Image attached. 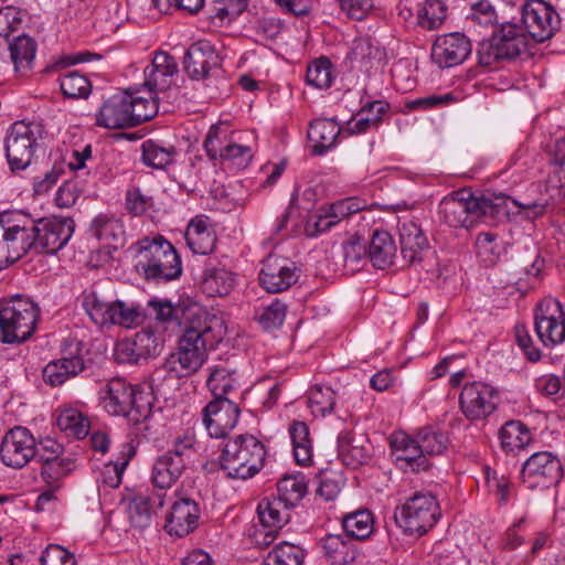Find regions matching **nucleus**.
Wrapping results in <instances>:
<instances>
[{
  "mask_svg": "<svg viewBox=\"0 0 565 565\" xmlns=\"http://www.w3.org/2000/svg\"><path fill=\"white\" fill-rule=\"evenodd\" d=\"M217 324L216 317L209 315L183 330L177 351L168 356L174 360L181 374L191 376L204 364L207 359V349H214L221 339V335L215 332Z\"/></svg>",
  "mask_w": 565,
  "mask_h": 565,
  "instance_id": "7ed1b4c3",
  "label": "nucleus"
},
{
  "mask_svg": "<svg viewBox=\"0 0 565 565\" xmlns=\"http://www.w3.org/2000/svg\"><path fill=\"white\" fill-rule=\"evenodd\" d=\"M183 70L192 81L217 78L223 74L222 58L209 41L201 40L185 52Z\"/></svg>",
  "mask_w": 565,
  "mask_h": 565,
  "instance_id": "4468645a",
  "label": "nucleus"
},
{
  "mask_svg": "<svg viewBox=\"0 0 565 565\" xmlns=\"http://www.w3.org/2000/svg\"><path fill=\"white\" fill-rule=\"evenodd\" d=\"M534 330L546 348H554L565 341V312L557 299L545 297L536 305Z\"/></svg>",
  "mask_w": 565,
  "mask_h": 565,
  "instance_id": "9b49d317",
  "label": "nucleus"
},
{
  "mask_svg": "<svg viewBox=\"0 0 565 565\" xmlns=\"http://www.w3.org/2000/svg\"><path fill=\"white\" fill-rule=\"evenodd\" d=\"M35 331V302L15 295L0 305V340L2 343H23Z\"/></svg>",
  "mask_w": 565,
  "mask_h": 565,
  "instance_id": "0eeeda50",
  "label": "nucleus"
},
{
  "mask_svg": "<svg viewBox=\"0 0 565 565\" xmlns=\"http://www.w3.org/2000/svg\"><path fill=\"white\" fill-rule=\"evenodd\" d=\"M340 128L334 120H313L308 129V139L312 142V154L323 156L335 146Z\"/></svg>",
  "mask_w": 565,
  "mask_h": 565,
  "instance_id": "72a5a7b5",
  "label": "nucleus"
},
{
  "mask_svg": "<svg viewBox=\"0 0 565 565\" xmlns=\"http://www.w3.org/2000/svg\"><path fill=\"white\" fill-rule=\"evenodd\" d=\"M83 306L96 326L104 327L109 323L114 301H106L97 290L92 289L84 294Z\"/></svg>",
  "mask_w": 565,
  "mask_h": 565,
  "instance_id": "c03bdc74",
  "label": "nucleus"
},
{
  "mask_svg": "<svg viewBox=\"0 0 565 565\" xmlns=\"http://www.w3.org/2000/svg\"><path fill=\"white\" fill-rule=\"evenodd\" d=\"M266 456L264 444L255 436L237 435L224 444L218 466L227 478L246 480L263 469Z\"/></svg>",
  "mask_w": 565,
  "mask_h": 565,
  "instance_id": "20e7f679",
  "label": "nucleus"
},
{
  "mask_svg": "<svg viewBox=\"0 0 565 565\" xmlns=\"http://www.w3.org/2000/svg\"><path fill=\"white\" fill-rule=\"evenodd\" d=\"M178 74L175 58L167 52H156L151 62L143 68L142 89L147 93L158 94L168 90Z\"/></svg>",
  "mask_w": 565,
  "mask_h": 565,
  "instance_id": "412c9836",
  "label": "nucleus"
},
{
  "mask_svg": "<svg viewBox=\"0 0 565 565\" xmlns=\"http://www.w3.org/2000/svg\"><path fill=\"white\" fill-rule=\"evenodd\" d=\"M364 209V202L358 198L338 200L321 210L316 217L315 226L318 232H326L337 225L341 220L349 217Z\"/></svg>",
  "mask_w": 565,
  "mask_h": 565,
  "instance_id": "7c9ffc66",
  "label": "nucleus"
},
{
  "mask_svg": "<svg viewBox=\"0 0 565 565\" xmlns=\"http://www.w3.org/2000/svg\"><path fill=\"white\" fill-rule=\"evenodd\" d=\"M401 254L405 263L415 265L423 260L429 249L428 239L420 225L413 220L403 222L399 227Z\"/></svg>",
  "mask_w": 565,
  "mask_h": 565,
  "instance_id": "a878e982",
  "label": "nucleus"
},
{
  "mask_svg": "<svg viewBox=\"0 0 565 565\" xmlns=\"http://www.w3.org/2000/svg\"><path fill=\"white\" fill-rule=\"evenodd\" d=\"M136 269L148 281L167 282L182 274L181 257L174 246L160 234L136 243Z\"/></svg>",
  "mask_w": 565,
  "mask_h": 565,
  "instance_id": "f03ea898",
  "label": "nucleus"
},
{
  "mask_svg": "<svg viewBox=\"0 0 565 565\" xmlns=\"http://www.w3.org/2000/svg\"><path fill=\"white\" fill-rule=\"evenodd\" d=\"M57 426L67 435L77 439L85 438L89 433L88 418L77 409L67 408L61 412L56 419Z\"/></svg>",
  "mask_w": 565,
  "mask_h": 565,
  "instance_id": "603ef678",
  "label": "nucleus"
},
{
  "mask_svg": "<svg viewBox=\"0 0 565 565\" xmlns=\"http://www.w3.org/2000/svg\"><path fill=\"white\" fill-rule=\"evenodd\" d=\"M41 478L45 484L61 483V479L72 470L70 459H53L42 461Z\"/></svg>",
  "mask_w": 565,
  "mask_h": 565,
  "instance_id": "774afa93",
  "label": "nucleus"
},
{
  "mask_svg": "<svg viewBox=\"0 0 565 565\" xmlns=\"http://www.w3.org/2000/svg\"><path fill=\"white\" fill-rule=\"evenodd\" d=\"M290 507L277 497H265L257 505V514L260 524L266 529L262 544L269 545L278 530L289 522Z\"/></svg>",
  "mask_w": 565,
  "mask_h": 565,
  "instance_id": "b1692460",
  "label": "nucleus"
},
{
  "mask_svg": "<svg viewBox=\"0 0 565 565\" xmlns=\"http://www.w3.org/2000/svg\"><path fill=\"white\" fill-rule=\"evenodd\" d=\"M35 456V438L24 427L10 429L2 439L0 457L2 462L12 468H22Z\"/></svg>",
  "mask_w": 565,
  "mask_h": 565,
  "instance_id": "f3484780",
  "label": "nucleus"
},
{
  "mask_svg": "<svg viewBox=\"0 0 565 565\" xmlns=\"http://www.w3.org/2000/svg\"><path fill=\"white\" fill-rule=\"evenodd\" d=\"M326 558L333 565H348L355 561L358 551L349 537L341 534H328L319 541Z\"/></svg>",
  "mask_w": 565,
  "mask_h": 565,
  "instance_id": "2f4dec72",
  "label": "nucleus"
},
{
  "mask_svg": "<svg viewBox=\"0 0 565 565\" xmlns=\"http://www.w3.org/2000/svg\"><path fill=\"white\" fill-rule=\"evenodd\" d=\"M22 212L0 215V270L20 259L35 244V220Z\"/></svg>",
  "mask_w": 565,
  "mask_h": 565,
  "instance_id": "423d86ee",
  "label": "nucleus"
},
{
  "mask_svg": "<svg viewBox=\"0 0 565 565\" xmlns=\"http://www.w3.org/2000/svg\"><path fill=\"white\" fill-rule=\"evenodd\" d=\"M96 122L110 129L131 127L129 88L106 99L97 115Z\"/></svg>",
  "mask_w": 565,
  "mask_h": 565,
  "instance_id": "bb28decb",
  "label": "nucleus"
},
{
  "mask_svg": "<svg viewBox=\"0 0 565 565\" xmlns=\"http://www.w3.org/2000/svg\"><path fill=\"white\" fill-rule=\"evenodd\" d=\"M492 35L508 60H513L527 51L529 36L521 24L515 21L502 22L499 30Z\"/></svg>",
  "mask_w": 565,
  "mask_h": 565,
  "instance_id": "c756f323",
  "label": "nucleus"
},
{
  "mask_svg": "<svg viewBox=\"0 0 565 565\" xmlns=\"http://www.w3.org/2000/svg\"><path fill=\"white\" fill-rule=\"evenodd\" d=\"M247 4L248 0H214L210 9V19H235L246 10Z\"/></svg>",
  "mask_w": 565,
  "mask_h": 565,
  "instance_id": "680f3d73",
  "label": "nucleus"
},
{
  "mask_svg": "<svg viewBox=\"0 0 565 565\" xmlns=\"http://www.w3.org/2000/svg\"><path fill=\"white\" fill-rule=\"evenodd\" d=\"M390 109V104L384 100L365 103L356 115L348 121V131L353 135L363 134L373 127H377L382 117Z\"/></svg>",
  "mask_w": 565,
  "mask_h": 565,
  "instance_id": "c9c22d12",
  "label": "nucleus"
},
{
  "mask_svg": "<svg viewBox=\"0 0 565 565\" xmlns=\"http://www.w3.org/2000/svg\"><path fill=\"white\" fill-rule=\"evenodd\" d=\"M396 245L392 235L383 230H375L367 247V258L377 269H385L394 264Z\"/></svg>",
  "mask_w": 565,
  "mask_h": 565,
  "instance_id": "473e14b6",
  "label": "nucleus"
},
{
  "mask_svg": "<svg viewBox=\"0 0 565 565\" xmlns=\"http://www.w3.org/2000/svg\"><path fill=\"white\" fill-rule=\"evenodd\" d=\"M232 141L228 127L223 124H215L210 127L204 139L203 148L209 159L216 161Z\"/></svg>",
  "mask_w": 565,
  "mask_h": 565,
  "instance_id": "8fccbe9b",
  "label": "nucleus"
},
{
  "mask_svg": "<svg viewBox=\"0 0 565 565\" xmlns=\"http://www.w3.org/2000/svg\"><path fill=\"white\" fill-rule=\"evenodd\" d=\"M152 206V196L143 194L138 186H130L126 191L125 207L130 215L141 216Z\"/></svg>",
  "mask_w": 565,
  "mask_h": 565,
  "instance_id": "0e129e2a",
  "label": "nucleus"
},
{
  "mask_svg": "<svg viewBox=\"0 0 565 565\" xmlns=\"http://www.w3.org/2000/svg\"><path fill=\"white\" fill-rule=\"evenodd\" d=\"M498 403V390L481 381L466 383L459 395V408L471 422L488 418L497 411Z\"/></svg>",
  "mask_w": 565,
  "mask_h": 565,
  "instance_id": "f8f14e48",
  "label": "nucleus"
},
{
  "mask_svg": "<svg viewBox=\"0 0 565 565\" xmlns=\"http://www.w3.org/2000/svg\"><path fill=\"white\" fill-rule=\"evenodd\" d=\"M297 463L306 466L311 461L312 448L309 438V428L303 422H295L289 428Z\"/></svg>",
  "mask_w": 565,
  "mask_h": 565,
  "instance_id": "09e8293b",
  "label": "nucleus"
},
{
  "mask_svg": "<svg viewBox=\"0 0 565 565\" xmlns=\"http://www.w3.org/2000/svg\"><path fill=\"white\" fill-rule=\"evenodd\" d=\"M309 401L313 413L326 416L334 408L335 394L331 387L316 386L310 393Z\"/></svg>",
  "mask_w": 565,
  "mask_h": 565,
  "instance_id": "338daca9",
  "label": "nucleus"
},
{
  "mask_svg": "<svg viewBox=\"0 0 565 565\" xmlns=\"http://www.w3.org/2000/svg\"><path fill=\"white\" fill-rule=\"evenodd\" d=\"M148 316L157 321L164 330L170 328L185 329L192 322L201 320L209 313L196 303L173 305L168 299L153 298L148 301Z\"/></svg>",
  "mask_w": 565,
  "mask_h": 565,
  "instance_id": "ddd939ff",
  "label": "nucleus"
},
{
  "mask_svg": "<svg viewBox=\"0 0 565 565\" xmlns=\"http://www.w3.org/2000/svg\"><path fill=\"white\" fill-rule=\"evenodd\" d=\"M61 354L60 359L51 361L42 371L43 381L51 386L62 385L86 367L88 350L83 341L77 339L65 341Z\"/></svg>",
  "mask_w": 565,
  "mask_h": 565,
  "instance_id": "9d476101",
  "label": "nucleus"
},
{
  "mask_svg": "<svg viewBox=\"0 0 565 565\" xmlns=\"http://www.w3.org/2000/svg\"><path fill=\"white\" fill-rule=\"evenodd\" d=\"M141 88H129L130 116H132L131 127L152 119L159 109L158 94L148 93V97L140 95ZM147 94V90L145 89Z\"/></svg>",
  "mask_w": 565,
  "mask_h": 565,
  "instance_id": "ea45409f",
  "label": "nucleus"
},
{
  "mask_svg": "<svg viewBox=\"0 0 565 565\" xmlns=\"http://www.w3.org/2000/svg\"><path fill=\"white\" fill-rule=\"evenodd\" d=\"M185 377L175 365L174 360L167 358L164 362L158 366L150 376V387L157 395L167 397L179 386V380Z\"/></svg>",
  "mask_w": 565,
  "mask_h": 565,
  "instance_id": "4c0bfd02",
  "label": "nucleus"
},
{
  "mask_svg": "<svg viewBox=\"0 0 565 565\" xmlns=\"http://www.w3.org/2000/svg\"><path fill=\"white\" fill-rule=\"evenodd\" d=\"M99 395L104 409L109 415L124 416L134 425L148 419L151 415L152 402L149 394L124 379H111Z\"/></svg>",
  "mask_w": 565,
  "mask_h": 565,
  "instance_id": "39448f33",
  "label": "nucleus"
},
{
  "mask_svg": "<svg viewBox=\"0 0 565 565\" xmlns=\"http://www.w3.org/2000/svg\"><path fill=\"white\" fill-rule=\"evenodd\" d=\"M447 17V7L441 0H419L414 24L425 30L438 29Z\"/></svg>",
  "mask_w": 565,
  "mask_h": 565,
  "instance_id": "a19ab883",
  "label": "nucleus"
},
{
  "mask_svg": "<svg viewBox=\"0 0 565 565\" xmlns=\"http://www.w3.org/2000/svg\"><path fill=\"white\" fill-rule=\"evenodd\" d=\"M137 340L132 338L120 340L115 348V358L119 364H139L147 361L139 348Z\"/></svg>",
  "mask_w": 565,
  "mask_h": 565,
  "instance_id": "e2e57ef3",
  "label": "nucleus"
},
{
  "mask_svg": "<svg viewBox=\"0 0 565 565\" xmlns=\"http://www.w3.org/2000/svg\"><path fill=\"white\" fill-rule=\"evenodd\" d=\"M305 551L291 543L281 542L268 554V559L274 565H302Z\"/></svg>",
  "mask_w": 565,
  "mask_h": 565,
  "instance_id": "bf43d9fd",
  "label": "nucleus"
},
{
  "mask_svg": "<svg viewBox=\"0 0 565 565\" xmlns=\"http://www.w3.org/2000/svg\"><path fill=\"white\" fill-rule=\"evenodd\" d=\"M166 492L138 493L129 502V520L134 527L145 530L150 526L152 514L164 505Z\"/></svg>",
  "mask_w": 565,
  "mask_h": 565,
  "instance_id": "cd10ccee",
  "label": "nucleus"
},
{
  "mask_svg": "<svg viewBox=\"0 0 565 565\" xmlns=\"http://www.w3.org/2000/svg\"><path fill=\"white\" fill-rule=\"evenodd\" d=\"M184 469V462L181 459L172 458L166 454L159 456L152 466L151 472V480L158 489L157 492H164V490L171 488Z\"/></svg>",
  "mask_w": 565,
  "mask_h": 565,
  "instance_id": "f704fd0d",
  "label": "nucleus"
},
{
  "mask_svg": "<svg viewBox=\"0 0 565 565\" xmlns=\"http://www.w3.org/2000/svg\"><path fill=\"white\" fill-rule=\"evenodd\" d=\"M391 448L397 466L405 471L417 472L427 470L430 466L427 457L422 452L417 437L412 438L404 434L394 436L391 439Z\"/></svg>",
  "mask_w": 565,
  "mask_h": 565,
  "instance_id": "393cba45",
  "label": "nucleus"
},
{
  "mask_svg": "<svg viewBox=\"0 0 565 565\" xmlns=\"http://www.w3.org/2000/svg\"><path fill=\"white\" fill-rule=\"evenodd\" d=\"M74 232L71 218H38V253L55 254L68 242Z\"/></svg>",
  "mask_w": 565,
  "mask_h": 565,
  "instance_id": "4be33fe9",
  "label": "nucleus"
},
{
  "mask_svg": "<svg viewBox=\"0 0 565 565\" xmlns=\"http://www.w3.org/2000/svg\"><path fill=\"white\" fill-rule=\"evenodd\" d=\"M85 192V189L79 181V174L72 180L65 181L55 194V204L58 207H71L77 199Z\"/></svg>",
  "mask_w": 565,
  "mask_h": 565,
  "instance_id": "69168bd1",
  "label": "nucleus"
},
{
  "mask_svg": "<svg viewBox=\"0 0 565 565\" xmlns=\"http://www.w3.org/2000/svg\"><path fill=\"white\" fill-rule=\"evenodd\" d=\"M90 233L104 245L117 250L125 244L122 223L106 215H97L90 224Z\"/></svg>",
  "mask_w": 565,
  "mask_h": 565,
  "instance_id": "e433bc0d",
  "label": "nucleus"
},
{
  "mask_svg": "<svg viewBox=\"0 0 565 565\" xmlns=\"http://www.w3.org/2000/svg\"><path fill=\"white\" fill-rule=\"evenodd\" d=\"M332 64L326 56H321L308 65L306 81L316 88H329L332 84Z\"/></svg>",
  "mask_w": 565,
  "mask_h": 565,
  "instance_id": "6e6d98bb",
  "label": "nucleus"
},
{
  "mask_svg": "<svg viewBox=\"0 0 565 565\" xmlns=\"http://www.w3.org/2000/svg\"><path fill=\"white\" fill-rule=\"evenodd\" d=\"M501 447L505 452L525 449L533 440L527 426L520 420H508L499 430Z\"/></svg>",
  "mask_w": 565,
  "mask_h": 565,
  "instance_id": "58836bf2",
  "label": "nucleus"
},
{
  "mask_svg": "<svg viewBox=\"0 0 565 565\" xmlns=\"http://www.w3.org/2000/svg\"><path fill=\"white\" fill-rule=\"evenodd\" d=\"M234 286V273L210 258L205 265L201 282L203 292L210 297H223L228 295Z\"/></svg>",
  "mask_w": 565,
  "mask_h": 565,
  "instance_id": "c85d7f7f",
  "label": "nucleus"
},
{
  "mask_svg": "<svg viewBox=\"0 0 565 565\" xmlns=\"http://www.w3.org/2000/svg\"><path fill=\"white\" fill-rule=\"evenodd\" d=\"M417 440L424 455H440L449 444V438L446 433L433 426H426L418 430Z\"/></svg>",
  "mask_w": 565,
  "mask_h": 565,
  "instance_id": "5fc2aeb1",
  "label": "nucleus"
},
{
  "mask_svg": "<svg viewBox=\"0 0 565 565\" xmlns=\"http://www.w3.org/2000/svg\"><path fill=\"white\" fill-rule=\"evenodd\" d=\"M519 24L529 39L543 43L554 36L561 26V19L555 9L543 0H527L521 6Z\"/></svg>",
  "mask_w": 565,
  "mask_h": 565,
  "instance_id": "1a4fd4ad",
  "label": "nucleus"
},
{
  "mask_svg": "<svg viewBox=\"0 0 565 565\" xmlns=\"http://www.w3.org/2000/svg\"><path fill=\"white\" fill-rule=\"evenodd\" d=\"M345 536L351 541L365 540L373 531V518L370 511L360 510L348 514L342 522Z\"/></svg>",
  "mask_w": 565,
  "mask_h": 565,
  "instance_id": "3c124183",
  "label": "nucleus"
},
{
  "mask_svg": "<svg viewBox=\"0 0 565 565\" xmlns=\"http://www.w3.org/2000/svg\"><path fill=\"white\" fill-rule=\"evenodd\" d=\"M338 454L343 463L351 468H358L369 461V451L362 445H353L350 433L342 431L338 436Z\"/></svg>",
  "mask_w": 565,
  "mask_h": 565,
  "instance_id": "de8ad7c7",
  "label": "nucleus"
},
{
  "mask_svg": "<svg viewBox=\"0 0 565 565\" xmlns=\"http://www.w3.org/2000/svg\"><path fill=\"white\" fill-rule=\"evenodd\" d=\"M175 153L174 146L163 145L153 139L145 140L141 145L142 162L154 169H164L172 163Z\"/></svg>",
  "mask_w": 565,
  "mask_h": 565,
  "instance_id": "79ce46f5",
  "label": "nucleus"
},
{
  "mask_svg": "<svg viewBox=\"0 0 565 565\" xmlns=\"http://www.w3.org/2000/svg\"><path fill=\"white\" fill-rule=\"evenodd\" d=\"M470 40L462 33L454 32L438 36L431 47V60L440 68L462 64L471 54Z\"/></svg>",
  "mask_w": 565,
  "mask_h": 565,
  "instance_id": "aec40b11",
  "label": "nucleus"
},
{
  "mask_svg": "<svg viewBox=\"0 0 565 565\" xmlns=\"http://www.w3.org/2000/svg\"><path fill=\"white\" fill-rule=\"evenodd\" d=\"M510 196L503 193H489L479 196L462 189L441 201V210L449 225L470 227L475 221L484 217L501 221L510 214Z\"/></svg>",
  "mask_w": 565,
  "mask_h": 565,
  "instance_id": "f257e3e1",
  "label": "nucleus"
},
{
  "mask_svg": "<svg viewBox=\"0 0 565 565\" xmlns=\"http://www.w3.org/2000/svg\"><path fill=\"white\" fill-rule=\"evenodd\" d=\"M440 510L436 498L428 492H415L394 512L396 524L408 535L422 536L438 521Z\"/></svg>",
  "mask_w": 565,
  "mask_h": 565,
  "instance_id": "6e6552de",
  "label": "nucleus"
},
{
  "mask_svg": "<svg viewBox=\"0 0 565 565\" xmlns=\"http://www.w3.org/2000/svg\"><path fill=\"white\" fill-rule=\"evenodd\" d=\"M11 60L17 72L31 71L35 58V40L22 33L9 44Z\"/></svg>",
  "mask_w": 565,
  "mask_h": 565,
  "instance_id": "37998d69",
  "label": "nucleus"
},
{
  "mask_svg": "<svg viewBox=\"0 0 565 565\" xmlns=\"http://www.w3.org/2000/svg\"><path fill=\"white\" fill-rule=\"evenodd\" d=\"M235 372L225 367H215L211 371L206 385L213 395V399L230 398V394L237 390Z\"/></svg>",
  "mask_w": 565,
  "mask_h": 565,
  "instance_id": "49530a36",
  "label": "nucleus"
},
{
  "mask_svg": "<svg viewBox=\"0 0 565 565\" xmlns=\"http://www.w3.org/2000/svg\"><path fill=\"white\" fill-rule=\"evenodd\" d=\"M277 498L291 509L296 507L307 493V481L303 475L286 476L277 483Z\"/></svg>",
  "mask_w": 565,
  "mask_h": 565,
  "instance_id": "a18cd8bd",
  "label": "nucleus"
},
{
  "mask_svg": "<svg viewBox=\"0 0 565 565\" xmlns=\"http://www.w3.org/2000/svg\"><path fill=\"white\" fill-rule=\"evenodd\" d=\"M299 278L297 267L288 258L268 255L259 271V284L268 292L278 294L289 289Z\"/></svg>",
  "mask_w": 565,
  "mask_h": 565,
  "instance_id": "a211bd4d",
  "label": "nucleus"
},
{
  "mask_svg": "<svg viewBox=\"0 0 565 565\" xmlns=\"http://www.w3.org/2000/svg\"><path fill=\"white\" fill-rule=\"evenodd\" d=\"M286 313V303L275 299L270 305L263 306L255 311V320L265 331H274L282 326Z\"/></svg>",
  "mask_w": 565,
  "mask_h": 565,
  "instance_id": "864d4df0",
  "label": "nucleus"
},
{
  "mask_svg": "<svg viewBox=\"0 0 565 565\" xmlns=\"http://www.w3.org/2000/svg\"><path fill=\"white\" fill-rule=\"evenodd\" d=\"M108 324H119L130 328L142 321V313L134 305H127L121 300L114 301L113 313Z\"/></svg>",
  "mask_w": 565,
  "mask_h": 565,
  "instance_id": "052dcab7",
  "label": "nucleus"
},
{
  "mask_svg": "<svg viewBox=\"0 0 565 565\" xmlns=\"http://www.w3.org/2000/svg\"><path fill=\"white\" fill-rule=\"evenodd\" d=\"M60 87L67 98H84L90 93L89 81L77 71H72L60 78Z\"/></svg>",
  "mask_w": 565,
  "mask_h": 565,
  "instance_id": "4d7b16f0",
  "label": "nucleus"
},
{
  "mask_svg": "<svg viewBox=\"0 0 565 565\" xmlns=\"http://www.w3.org/2000/svg\"><path fill=\"white\" fill-rule=\"evenodd\" d=\"M241 409L231 398L212 399L202 411L203 423L213 438H224L235 428Z\"/></svg>",
  "mask_w": 565,
  "mask_h": 565,
  "instance_id": "6ab92c4d",
  "label": "nucleus"
},
{
  "mask_svg": "<svg viewBox=\"0 0 565 565\" xmlns=\"http://www.w3.org/2000/svg\"><path fill=\"white\" fill-rule=\"evenodd\" d=\"M563 476L561 460L550 451L533 454L522 466V481L530 489H546L557 484Z\"/></svg>",
  "mask_w": 565,
  "mask_h": 565,
  "instance_id": "dca6fc26",
  "label": "nucleus"
},
{
  "mask_svg": "<svg viewBox=\"0 0 565 565\" xmlns=\"http://www.w3.org/2000/svg\"><path fill=\"white\" fill-rule=\"evenodd\" d=\"M200 509L190 498H181L173 502L166 520L168 534L183 537L193 532L199 523Z\"/></svg>",
  "mask_w": 565,
  "mask_h": 565,
  "instance_id": "5701e85b",
  "label": "nucleus"
},
{
  "mask_svg": "<svg viewBox=\"0 0 565 565\" xmlns=\"http://www.w3.org/2000/svg\"><path fill=\"white\" fill-rule=\"evenodd\" d=\"M34 145L32 122L19 120L10 126L4 140V148L11 171H21L31 164Z\"/></svg>",
  "mask_w": 565,
  "mask_h": 565,
  "instance_id": "2eb2a0df",
  "label": "nucleus"
},
{
  "mask_svg": "<svg viewBox=\"0 0 565 565\" xmlns=\"http://www.w3.org/2000/svg\"><path fill=\"white\" fill-rule=\"evenodd\" d=\"M318 480L317 494L326 501L334 500L344 484L342 473L331 469L320 471Z\"/></svg>",
  "mask_w": 565,
  "mask_h": 565,
  "instance_id": "13d9d810",
  "label": "nucleus"
}]
</instances>
